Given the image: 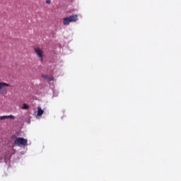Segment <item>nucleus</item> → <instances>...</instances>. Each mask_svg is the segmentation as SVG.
<instances>
[{"instance_id":"obj_6","label":"nucleus","mask_w":181,"mask_h":181,"mask_svg":"<svg viewBox=\"0 0 181 181\" xmlns=\"http://www.w3.org/2000/svg\"><path fill=\"white\" fill-rule=\"evenodd\" d=\"M42 77L47 81H53V80H54L53 76H49L47 75H42Z\"/></svg>"},{"instance_id":"obj_3","label":"nucleus","mask_w":181,"mask_h":181,"mask_svg":"<svg viewBox=\"0 0 181 181\" xmlns=\"http://www.w3.org/2000/svg\"><path fill=\"white\" fill-rule=\"evenodd\" d=\"M9 83L5 82H0V94H6L8 90L6 89H3L4 87H9Z\"/></svg>"},{"instance_id":"obj_9","label":"nucleus","mask_w":181,"mask_h":181,"mask_svg":"<svg viewBox=\"0 0 181 181\" xmlns=\"http://www.w3.org/2000/svg\"><path fill=\"white\" fill-rule=\"evenodd\" d=\"M51 3H52V1H50V0H46V4H51Z\"/></svg>"},{"instance_id":"obj_8","label":"nucleus","mask_w":181,"mask_h":181,"mask_svg":"<svg viewBox=\"0 0 181 181\" xmlns=\"http://www.w3.org/2000/svg\"><path fill=\"white\" fill-rule=\"evenodd\" d=\"M22 108L23 110H28L29 108V105H28L26 103H23Z\"/></svg>"},{"instance_id":"obj_4","label":"nucleus","mask_w":181,"mask_h":181,"mask_svg":"<svg viewBox=\"0 0 181 181\" xmlns=\"http://www.w3.org/2000/svg\"><path fill=\"white\" fill-rule=\"evenodd\" d=\"M34 51L37 57H39L41 60H43V49H42L40 47H35L34 48Z\"/></svg>"},{"instance_id":"obj_2","label":"nucleus","mask_w":181,"mask_h":181,"mask_svg":"<svg viewBox=\"0 0 181 181\" xmlns=\"http://www.w3.org/2000/svg\"><path fill=\"white\" fill-rule=\"evenodd\" d=\"M14 144L18 146H28V139L23 137H18L14 141Z\"/></svg>"},{"instance_id":"obj_7","label":"nucleus","mask_w":181,"mask_h":181,"mask_svg":"<svg viewBox=\"0 0 181 181\" xmlns=\"http://www.w3.org/2000/svg\"><path fill=\"white\" fill-rule=\"evenodd\" d=\"M8 118H11V119H15V116L13 115H8V116H1L0 117V119L4 120Z\"/></svg>"},{"instance_id":"obj_5","label":"nucleus","mask_w":181,"mask_h":181,"mask_svg":"<svg viewBox=\"0 0 181 181\" xmlns=\"http://www.w3.org/2000/svg\"><path fill=\"white\" fill-rule=\"evenodd\" d=\"M44 112H45V111L43 110H42V107H37V117H42V115H43Z\"/></svg>"},{"instance_id":"obj_1","label":"nucleus","mask_w":181,"mask_h":181,"mask_svg":"<svg viewBox=\"0 0 181 181\" xmlns=\"http://www.w3.org/2000/svg\"><path fill=\"white\" fill-rule=\"evenodd\" d=\"M76 21H78V15L69 16L68 17L64 18L63 25L64 26H69L71 22H76Z\"/></svg>"}]
</instances>
